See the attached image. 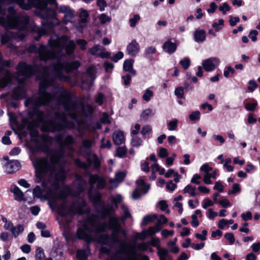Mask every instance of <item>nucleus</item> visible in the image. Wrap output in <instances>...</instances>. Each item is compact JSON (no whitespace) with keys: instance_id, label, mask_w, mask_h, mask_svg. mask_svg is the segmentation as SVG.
Returning <instances> with one entry per match:
<instances>
[{"instance_id":"nucleus-1","label":"nucleus","mask_w":260,"mask_h":260,"mask_svg":"<svg viewBox=\"0 0 260 260\" xmlns=\"http://www.w3.org/2000/svg\"><path fill=\"white\" fill-rule=\"evenodd\" d=\"M80 66L78 61L66 62L61 57H58L56 62L51 66L52 75L49 73V68L47 67L40 68L36 65L32 66L24 62H21L16 67L15 77L20 83H23L27 78L32 75H36V78L41 80L39 95L29 98L25 101V107H29L30 109L28 112L29 119L23 120V123L29 131L31 140L34 142L35 148L37 151H45L47 149L44 143L40 141V138L44 143L50 140V138L47 135H42L39 137V132L36 128L41 123L43 122L42 130L44 132L60 131L69 126L66 114L64 112H56L53 119L44 121L45 114L39 110V107L52 102V96L46 89L53 86L57 78L60 80L68 81L69 77L63 75V72L68 73L77 69Z\"/></svg>"},{"instance_id":"nucleus-2","label":"nucleus","mask_w":260,"mask_h":260,"mask_svg":"<svg viewBox=\"0 0 260 260\" xmlns=\"http://www.w3.org/2000/svg\"><path fill=\"white\" fill-rule=\"evenodd\" d=\"M55 141L59 149L52 151L47 157L38 159L36 167L42 176L56 181H62L66 178L64 166L67 162L64 149L75 141L73 136L64 133L57 135Z\"/></svg>"},{"instance_id":"nucleus-3","label":"nucleus","mask_w":260,"mask_h":260,"mask_svg":"<svg viewBox=\"0 0 260 260\" xmlns=\"http://www.w3.org/2000/svg\"><path fill=\"white\" fill-rule=\"evenodd\" d=\"M15 0H0V24L5 28L14 29L7 31L1 35V43L5 44L11 39L22 40L27 32V26L29 17L20 14H17L13 7L8 8V15L5 16L6 10L4 6L14 3Z\"/></svg>"},{"instance_id":"nucleus-4","label":"nucleus","mask_w":260,"mask_h":260,"mask_svg":"<svg viewBox=\"0 0 260 260\" xmlns=\"http://www.w3.org/2000/svg\"><path fill=\"white\" fill-rule=\"evenodd\" d=\"M50 93L52 96V102L61 105L70 116L77 122L78 116L86 117L93 112V108L90 105L85 106L82 102L80 106L77 100H73L70 92L61 86H53L52 93Z\"/></svg>"},{"instance_id":"nucleus-5","label":"nucleus","mask_w":260,"mask_h":260,"mask_svg":"<svg viewBox=\"0 0 260 260\" xmlns=\"http://www.w3.org/2000/svg\"><path fill=\"white\" fill-rule=\"evenodd\" d=\"M107 225L106 222H101L96 216L91 215L88 218L87 223L78 228L76 232L77 238L89 244L94 240L92 235L105 232Z\"/></svg>"},{"instance_id":"nucleus-6","label":"nucleus","mask_w":260,"mask_h":260,"mask_svg":"<svg viewBox=\"0 0 260 260\" xmlns=\"http://www.w3.org/2000/svg\"><path fill=\"white\" fill-rule=\"evenodd\" d=\"M118 233L112 232V238L114 243L120 244L119 248L111 256L110 260H136L135 256L137 249L134 246H129L127 251V245L123 240H120L117 236Z\"/></svg>"},{"instance_id":"nucleus-7","label":"nucleus","mask_w":260,"mask_h":260,"mask_svg":"<svg viewBox=\"0 0 260 260\" xmlns=\"http://www.w3.org/2000/svg\"><path fill=\"white\" fill-rule=\"evenodd\" d=\"M68 39L66 36H62L61 38L56 39L51 38L49 40V45L51 49L43 45L39 46L38 49V53L40 58L41 60L47 61L49 59H52L56 57V51L62 50L63 46L61 43V40L67 41Z\"/></svg>"},{"instance_id":"nucleus-8","label":"nucleus","mask_w":260,"mask_h":260,"mask_svg":"<svg viewBox=\"0 0 260 260\" xmlns=\"http://www.w3.org/2000/svg\"><path fill=\"white\" fill-rule=\"evenodd\" d=\"M79 201L81 202V205L77 209L75 207V203L70 206L68 205L67 201H64L58 208L59 214L62 216H68L76 213H81L82 212V208L85 206V203L82 199H79Z\"/></svg>"},{"instance_id":"nucleus-9","label":"nucleus","mask_w":260,"mask_h":260,"mask_svg":"<svg viewBox=\"0 0 260 260\" xmlns=\"http://www.w3.org/2000/svg\"><path fill=\"white\" fill-rule=\"evenodd\" d=\"M56 0H15L14 3L18 4L20 7L24 10H29L32 7L36 8H44L47 6V3L54 4Z\"/></svg>"},{"instance_id":"nucleus-10","label":"nucleus","mask_w":260,"mask_h":260,"mask_svg":"<svg viewBox=\"0 0 260 260\" xmlns=\"http://www.w3.org/2000/svg\"><path fill=\"white\" fill-rule=\"evenodd\" d=\"M41 11L42 18L48 24V26L52 28L53 24L50 21V19H56V12L54 10L48 8L47 6L44 8H38Z\"/></svg>"},{"instance_id":"nucleus-11","label":"nucleus","mask_w":260,"mask_h":260,"mask_svg":"<svg viewBox=\"0 0 260 260\" xmlns=\"http://www.w3.org/2000/svg\"><path fill=\"white\" fill-rule=\"evenodd\" d=\"M88 182L91 190L93 188L94 184L96 183H97L96 187L98 189H103L106 185L105 179L98 174H90L89 176Z\"/></svg>"},{"instance_id":"nucleus-12","label":"nucleus","mask_w":260,"mask_h":260,"mask_svg":"<svg viewBox=\"0 0 260 260\" xmlns=\"http://www.w3.org/2000/svg\"><path fill=\"white\" fill-rule=\"evenodd\" d=\"M120 221L121 219L120 217L110 216L108 223L109 228L110 230H112V232H114V233L122 232L124 236H125L126 233L124 231L122 230Z\"/></svg>"},{"instance_id":"nucleus-13","label":"nucleus","mask_w":260,"mask_h":260,"mask_svg":"<svg viewBox=\"0 0 260 260\" xmlns=\"http://www.w3.org/2000/svg\"><path fill=\"white\" fill-rule=\"evenodd\" d=\"M219 62L218 58L211 57L204 60L202 62V66L206 71L210 72L215 69L216 64H218Z\"/></svg>"},{"instance_id":"nucleus-14","label":"nucleus","mask_w":260,"mask_h":260,"mask_svg":"<svg viewBox=\"0 0 260 260\" xmlns=\"http://www.w3.org/2000/svg\"><path fill=\"white\" fill-rule=\"evenodd\" d=\"M20 167V163L17 160H10L5 165V171L8 174H12L16 172Z\"/></svg>"},{"instance_id":"nucleus-15","label":"nucleus","mask_w":260,"mask_h":260,"mask_svg":"<svg viewBox=\"0 0 260 260\" xmlns=\"http://www.w3.org/2000/svg\"><path fill=\"white\" fill-rule=\"evenodd\" d=\"M26 96V90L22 85H20L16 87L13 91L12 98L14 100H21Z\"/></svg>"},{"instance_id":"nucleus-16","label":"nucleus","mask_w":260,"mask_h":260,"mask_svg":"<svg viewBox=\"0 0 260 260\" xmlns=\"http://www.w3.org/2000/svg\"><path fill=\"white\" fill-rule=\"evenodd\" d=\"M126 50L131 56H136L140 51V46L135 40H133L127 46Z\"/></svg>"},{"instance_id":"nucleus-17","label":"nucleus","mask_w":260,"mask_h":260,"mask_svg":"<svg viewBox=\"0 0 260 260\" xmlns=\"http://www.w3.org/2000/svg\"><path fill=\"white\" fill-rule=\"evenodd\" d=\"M177 47V45L175 43L171 42L170 40H168L164 43L162 48L165 52L169 54L174 53Z\"/></svg>"},{"instance_id":"nucleus-18","label":"nucleus","mask_w":260,"mask_h":260,"mask_svg":"<svg viewBox=\"0 0 260 260\" xmlns=\"http://www.w3.org/2000/svg\"><path fill=\"white\" fill-rule=\"evenodd\" d=\"M60 13L64 14V16L68 19H72L74 17V12L67 6H61L59 8Z\"/></svg>"},{"instance_id":"nucleus-19","label":"nucleus","mask_w":260,"mask_h":260,"mask_svg":"<svg viewBox=\"0 0 260 260\" xmlns=\"http://www.w3.org/2000/svg\"><path fill=\"white\" fill-rule=\"evenodd\" d=\"M206 31L203 29H196L194 31L193 37L196 42L202 43L206 39Z\"/></svg>"},{"instance_id":"nucleus-20","label":"nucleus","mask_w":260,"mask_h":260,"mask_svg":"<svg viewBox=\"0 0 260 260\" xmlns=\"http://www.w3.org/2000/svg\"><path fill=\"white\" fill-rule=\"evenodd\" d=\"M112 138L114 143L117 145L121 144L124 140L123 133L120 131L114 132Z\"/></svg>"},{"instance_id":"nucleus-21","label":"nucleus","mask_w":260,"mask_h":260,"mask_svg":"<svg viewBox=\"0 0 260 260\" xmlns=\"http://www.w3.org/2000/svg\"><path fill=\"white\" fill-rule=\"evenodd\" d=\"M134 62V60L133 59H129L125 60L123 63V68L124 71L128 72L133 75H135L136 72L133 69Z\"/></svg>"},{"instance_id":"nucleus-22","label":"nucleus","mask_w":260,"mask_h":260,"mask_svg":"<svg viewBox=\"0 0 260 260\" xmlns=\"http://www.w3.org/2000/svg\"><path fill=\"white\" fill-rule=\"evenodd\" d=\"M77 181L78 183L76 184L75 186L76 192L78 194H80L84 191L86 182L79 176L77 177Z\"/></svg>"},{"instance_id":"nucleus-23","label":"nucleus","mask_w":260,"mask_h":260,"mask_svg":"<svg viewBox=\"0 0 260 260\" xmlns=\"http://www.w3.org/2000/svg\"><path fill=\"white\" fill-rule=\"evenodd\" d=\"M14 195V199L16 201H21L23 200L24 194L20 189L17 186H14L13 189L11 190Z\"/></svg>"},{"instance_id":"nucleus-24","label":"nucleus","mask_w":260,"mask_h":260,"mask_svg":"<svg viewBox=\"0 0 260 260\" xmlns=\"http://www.w3.org/2000/svg\"><path fill=\"white\" fill-rule=\"evenodd\" d=\"M114 209L112 207H103L101 209L100 213L101 214L102 218L104 219L107 216L111 215V214L114 213Z\"/></svg>"},{"instance_id":"nucleus-25","label":"nucleus","mask_w":260,"mask_h":260,"mask_svg":"<svg viewBox=\"0 0 260 260\" xmlns=\"http://www.w3.org/2000/svg\"><path fill=\"white\" fill-rule=\"evenodd\" d=\"M157 255L159 260H170L169 251L165 248L159 249V250L157 251Z\"/></svg>"},{"instance_id":"nucleus-26","label":"nucleus","mask_w":260,"mask_h":260,"mask_svg":"<svg viewBox=\"0 0 260 260\" xmlns=\"http://www.w3.org/2000/svg\"><path fill=\"white\" fill-rule=\"evenodd\" d=\"M125 177V174L123 172H119L115 174L114 178L110 179L109 182L111 183H113L115 182H121L123 181Z\"/></svg>"},{"instance_id":"nucleus-27","label":"nucleus","mask_w":260,"mask_h":260,"mask_svg":"<svg viewBox=\"0 0 260 260\" xmlns=\"http://www.w3.org/2000/svg\"><path fill=\"white\" fill-rule=\"evenodd\" d=\"M105 48L100 45H95L89 49L90 53L92 55H100L102 51H104Z\"/></svg>"},{"instance_id":"nucleus-28","label":"nucleus","mask_w":260,"mask_h":260,"mask_svg":"<svg viewBox=\"0 0 260 260\" xmlns=\"http://www.w3.org/2000/svg\"><path fill=\"white\" fill-rule=\"evenodd\" d=\"M45 257L46 256L43 249L40 247H37L35 251L36 260H44Z\"/></svg>"},{"instance_id":"nucleus-29","label":"nucleus","mask_w":260,"mask_h":260,"mask_svg":"<svg viewBox=\"0 0 260 260\" xmlns=\"http://www.w3.org/2000/svg\"><path fill=\"white\" fill-rule=\"evenodd\" d=\"M76 47V44L73 40L70 41L65 46V50L66 53L68 55L72 54L74 51Z\"/></svg>"},{"instance_id":"nucleus-30","label":"nucleus","mask_w":260,"mask_h":260,"mask_svg":"<svg viewBox=\"0 0 260 260\" xmlns=\"http://www.w3.org/2000/svg\"><path fill=\"white\" fill-rule=\"evenodd\" d=\"M155 114V111H153V110L151 109H147L144 110L141 114V119L143 121L146 120L149 116H153Z\"/></svg>"},{"instance_id":"nucleus-31","label":"nucleus","mask_w":260,"mask_h":260,"mask_svg":"<svg viewBox=\"0 0 260 260\" xmlns=\"http://www.w3.org/2000/svg\"><path fill=\"white\" fill-rule=\"evenodd\" d=\"M92 142L91 140L87 139H83L82 141V145L80 147V149L82 150L83 148L87 149L89 152L92 147Z\"/></svg>"},{"instance_id":"nucleus-32","label":"nucleus","mask_w":260,"mask_h":260,"mask_svg":"<svg viewBox=\"0 0 260 260\" xmlns=\"http://www.w3.org/2000/svg\"><path fill=\"white\" fill-rule=\"evenodd\" d=\"M24 231V228L23 225L21 224H18L14 228L11 229V233L12 235L16 238L21 233Z\"/></svg>"},{"instance_id":"nucleus-33","label":"nucleus","mask_w":260,"mask_h":260,"mask_svg":"<svg viewBox=\"0 0 260 260\" xmlns=\"http://www.w3.org/2000/svg\"><path fill=\"white\" fill-rule=\"evenodd\" d=\"M32 31L37 34V36L34 37L35 40L37 41H39L41 37L46 34L44 30L40 29L38 26H35L32 29Z\"/></svg>"},{"instance_id":"nucleus-34","label":"nucleus","mask_w":260,"mask_h":260,"mask_svg":"<svg viewBox=\"0 0 260 260\" xmlns=\"http://www.w3.org/2000/svg\"><path fill=\"white\" fill-rule=\"evenodd\" d=\"M121 207L123 211L124 215L123 216L120 217V218L121 219V222H124L127 218L131 216V215L128 211V208L126 206L122 205Z\"/></svg>"},{"instance_id":"nucleus-35","label":"nucleus","mask_w":260,"mask_h":260,"mask_svg":"<svg viewBox=\"0 0 260 260\" xmlns=\"http://www.w3.org/2000/svg\"><path fill=\"white\" fill-rule=\"evenodd\" d=\"M196 189V187H192L190 185H187L184 188L183 192L184 193H188L191 197H194L197 195Z\"/></svg>"},{"instance_id":"nucleus-36","label":"nucleus","mask_w":260,"mask_h":260,"mask_svg":"<svg viewBox=\"0 0 260 260\" xmlns=\"http://www.w3.org/2000/svg\"><path fill=\"white\" fill-rule=\"evenodd\" d=\"M93 203L95 206H102L104 203L102 201V195L100 193H97L93 196Z\"/></svg>"},{"instance_id":"nucleus-37","label":"nucleus","mask_w":260,"mask_h":260,"mask_svg":"<svg viewBox=\"0 0 260 260\" xmlns=\"http://www.w3.org/2000/svg\"><path fill=\"white\" fill-rule=\"evenodd\" d=\"M224 20L219 19L218 22H214L212 24V27L215 29L216 31H219L222 28L224 25Z\"/></svg>"},{"instance_id":"nucleus-38","label":"nucleus","mask_w":260,"mask_h":260,"mask_svg":"<svg viewBox=\"0 0 260 260\" xmlns=\"http://www.w3.org/2000/svg\"><path fill=\"white\" fill-rule=\"evenodd\" d=\"M77 257L79 260H86L87 258L86 250H78L77 251Z\"/></svg>"},{"instance_id":"nucleus-39","label":"nucleus","mask_w":260,"mask_h":260,"mask_svg":"<svg viewBox=\"0 0 260 260\" xmlns=\"http://www.w3.org/2000/svg\"><path fill=\"white\" fill-rule=\"evenodd\" d=\"M75 164L78 167L80 168L84 169L85 170H87L89 168V165L87 164L86 162L81 161V160L79 158H76L74 160Z\"/></svg>"},{"instance_id":"nucleus-40","label":"nucleus","mask_w":260,"mask_h":260,"mask_svg":"<svg viewBox=\"0 0 260 260\" xmlns=\"http://www.w3.org/2000/svg\"><path fill=\"white\" fill-rule=\"evenodd\" d=\"M157 218L156 215L152 216L147 215L144 217L143 219V224L147 225L149 222H152Z\"/></svg>"},{"instance_id":"nucleus-41","label":"nucleus","mask_w":260,"mask_h":260,"mask_svg":"<svg viewBox=\"0 0 260 260\" xmlns=\"http://www.w3.org/2000/svg\"><path fill=\"white\" fill-rule=\"evenodd\" d=\"M153 95V91L148 88L146 90L145 93L143 95V99L146 102H148L150 100Z\"/></svg>"},{"instance_id":"nucleus-42","label":"nucleus","mask_w":260,"mask_h":260,"mask_svg":"<svg viewBox=\"0 0 260 260\" xmlns=\"http://www.w3.org/2000/svg\"><path fill=\"white\" fill-rule=\"evenodd\" d=\"M219 10L222 12L223 15L226 14V12L230 10L231 7L227 3H223L221 6L219 7Z\"/></svg>"},{"instance_id":"nucleus-43","label":"nucleus","mask_w":260,"mask_h":260,"mask_svg":"<svg viewBox=\"0 0 260 260\" xmlns=\"http://www.w3.org/2000/svg\"><path fill=\"white\" fill-rule=\"evenodd\" d=\"M79 17L81 21L83 23H85L87 21V18L89 17L88 13L87 11L83 10L79 14Z\"/></svg>"},{"instance_id":"nucleus-44","label":"nucleus","mask_w":260,"mask_h":260,"mask_svg":"<svg viewBox=\"0 0 260 260\" xmlns=\"http://www.w3.org/2000/svg\"><path fill=\"white\" fill-rule=\"evenodd\" d=\"M178 121L177 119H175L172 121H170L169 123H168V129L169 131H175L176 130L177 127V124H178Z\"/></svg>"},{"instance_id":"nucleus-45","label":"nucleus","mask_w":260,"mask_h":260,"mask_svg":"<svg viewBox=\"0 0 260 260\" xmlns=\"http://www.w3.org/2000/svg\"><path fill=\"white\" fill-rule=\"evenodd\" d=\"M159 242V240L158 238H152L150 241L148 242L149 243V245H151L153 247H156L157 249V251L159 250V249H161V248L159 246L158 243Z\"/></svg>"},{"instance_id":"nucleus-46","label":"nucleus","mask_w":260,"mask_h":260,"mask_svg":"<svg viewBox=\"0 0 260 260\" xmlns=\"http://www.w3.org/2000/svg\"><path fill=\"white\" fill-rule=\"evenodd\" d=\"M101 148L102 149L106 148L110 149L111 147V146H112L110 140H107L105 142V139L104 138H103L101 139Z\"/></svg>"},{"instance_id":"nucleus-47","label":"nucleus","mask_w":260,"mask_h":260,"mask_svg":"<svg viewBox=\"0 0 260 260\" xmlns=\"http://www.w3.org/2000/svg\"><path fill=\"white\" fill-rule=\"evenodd\" d=\"M127 149L125 147H119L116 150L117 155L119 157H124L126 153Z\"/></svg>"},{"instance_id":"nucleus-48","label":"nucleus","mask_w":260,"mask_h":260,"mask_svg":"<svg viewBox=\"0 0 260 260\" xmlns=\"http://www.w3.org/2000/svg\"><path fill=\"white\" fill-rule=\"evenodd\" d=\"M99 20L102 24H104L107 22H110L111 21V18L106 14L103 13L100 15Z\"/></svg>"},{"instance_id":"nucleus-49","label":"nucleus","mask_w":260,"mask_h":260,"mask_svg":"<svg viewBox=\"0 0 260 260\" xmlns=\"http://www.w3.org/2000/svg\"><path fill=\"white\" fill-rule=\"evenodd\" d=\"M149 243L148 242H143L137 245V248L138 250L144 251L148 249Z\"/></svg>"},{"instance_id":"nucleus-50","label":"nucleus","mask_w":260,"mask_h":260,"mask_svg":"<svg viewBox=\"0 0 260 260\" xmlns=\"http://www.w3.org/2000/svg\"><path fill=\"white\" fill-rule=\"evenodd\" d=\"M140 19V17L138 14L135 15L133 18L129 20L130 26L132 27H135Z\"/></svg>"},{"instance_id":"nucleus-51","label":"nucleus","mask_w":260,"mask_h":260,"mask_svg":"<svg viewBox=\"0 0 260 260\" xmlns=\"http://www.w3.org/2000/svg\"><path fill=\"white\" fill-rule=\"evenodd\" d=\"M189 117L191 121L198 120L200 118V112L199 111H194L189 115Z\"/></svg>"},{"instance_id":"nucleus-52","label":"nucleus","mask_w":260,"mask_h":260,"mask_svg":"<svg viewBox=\"0 0 260 260\" xmlns=\"http://www.w3.org/2000/svg\"><path fill=\"white\" fill-rule=\"evenodd\" d=\"M175 94L179 99L183 98L184 94V88L182 87H178L175 90Z\"/></svg>"},{"instance_id":"nucleus-53","label":"nucleus","mask_w":260,"mask_h":260,"mask_svg":"<svg viewBox=\"0 0 260 260\" xmlns=\"http://www.w3.org/2000/svg\"><path fill=\"white\" fill-rule=\"evenodd\" d=\"M190 62L189 58H185L184 59L181 60L179 63L185 70H187L190 66Z\"/></svg>"},{"instance_id":"nucleus-54","label":"nucleus","mask_w":260,"mask_h":260,"mask_svg":"<svg viewBox=\"0 0 260 260\" xmlns=\"http://www.w3.org/2000/svg\"><path fill=\"white\" fill-rule=\"evenodd\" d=\"M123 57V52L119 51L115 54H114L113 56L111 57V60L115 62H117L119 60L122 58Z\"/></svg>"},{"instance_id":"nucleus-55","label":"nucleus","mask_w":260,"mask_h":260,"mask_svg":"<svg viewBox=\"0 0 260 260\" xmlns=\"http://www.w3.org/2000/svg\"><path fill=\"white\" fill-rule=\"evenodd\" d=\"M142 143V140L140 138H132L131 144L132 145L133 147H139V146L141 145Z\"/></svg>"},{"instance_id":"nucleus-56","label":"nucleus","mask_w":260,"mask_h":260,"mask_svg":"<svg viewBox=\"0 0 260 260\" xmlns=\"http://www.w3.org/2000/svg\"><path fill=\"white\" fill-rule=\"evenodd\" d=\"M224 238L228 241H229V243H230V244L231 245L234 244V243L235 242V237H234V236L233 234H232L231 233H226L224 235Z\"/></svg>"},{"instance_id":"nucleus-57","label":"nucleus","mask_w":260,"mask_h":260,"mask_svg":"<svg viewBox=\"0 0 260 260\" xmlns=\"http://www.w3.org/2000/svg\"><path fill=\"white\" fill-rule=\"evenodd\" d=\"M156 52V49L153 46H150L146 48L145 50V55L146 57H148L149 55L155 53Z\"/></svg>"},{"instance_id":"nucleus-58","label":"nucleus","mask_w":260,"mask_h":260,"mask_svg":"<svg viewBox=\"0 0 260 260\" xmlns=\"http://www.w3.org/2000/svg\"><path fill=\"white\" fill-rule=\"evenodd\" d=\"M92 162L95 169H98L100 168L101 162L98 156L95 154L92 155Z\"/></svg>"},{"instance_id":"nucleus-59","label":"nucleus","mask_w":260,"mask_h":260,"mask_svg":"<svg viewBox=\"0 0 260 260\" xmlns=\"http://www.w3.org/2000/svg\"><path fill=\"white\" fill-rule=\"evenodd\" d=\"M104 94L102 92H100L95 98V102L99 105H102L104 103Z\"/></svg>"},{"instance_id":"nucleus-60","label":"nucleus","mask_w":260,"mask_h":260,"mask_svg":"<svg viewBox=\"0 0 260 260\" xmlns=\"http://www.w3.org/2000/svg\"><path fill=\"white\" fill-rule=\"evenodd\" d=\"M96 5L100 8L101 11H103L105 8L107 6V3L104 0H98L96 1Z\"/></svg>"},{"instance_id":"nucleus-61","label":"nucleus","mask_w":260,"mask_h":260,"mask_svg":"<svg viewBox=\"0 0 260 260\" xmlns=\"http://www.w3.org/2000/svg\"><path fill=\"white\" fill-rule=\"evenodd\" d=\"M213 202L209 199H205L202 205V207L204 209H206L208 207H211L213 205Z\"/></svg>"},{"instance_id":"nucleus-62","label":"nucleus","mask_w":260,"mask_h":260,"mask_svg":"<svg viewBox=\"0 0 260 260\" xmlns=\"http://www.w3.org/2000/svg\"><path fill=\"white\" fill-rule=\"evenodd\" d=\"M87 43V41L83 39H79L77 40V44L80 46V49L82 50H85L86 49V45Z\"/></svg>"},{"instance_id":"nucleus-63","label":"nucleus","mask_w":260,"mask_h":260,"mask_svg":"<svg viewBox=\"0 0 260 260\" xmlns=\"http://www.w3.org/2000/svg\"><path fill=\"white\" fill-rule=\"evenodd\" d=\"M258 32L256 30H252L250 31L248 37L253 42H255L257 40V35Z\"/></svg>"},{"instance_id":"nucleus-64","label":"nucleus","mask_w":260,"mask_h":260,"mask_svg":"<svg viewBox=\"0 0 260 260\" xmlns=\"http://www.w3.org/2000/svg\"><path fill=\"white\" fill-rule=\"evenodd\" d=\"M240 21V18L239 17H233L231 16L230 17V24L232 26H234L236 25L237 23Z\"/></svg>"}]
</instances>
